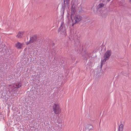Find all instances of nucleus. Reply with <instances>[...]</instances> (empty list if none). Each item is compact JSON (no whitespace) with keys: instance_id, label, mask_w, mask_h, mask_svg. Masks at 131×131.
<instances>
[{"instance_id":"f8f14e48","label":"nucleus","mask_w":131,"mask_h":131,"mask_svg":"<svg viewBox=\"0 0 131 131\" xmlns=\"http://www.w3.org/2000/svg\"><path fill=\"white\" fill-rule=\"evenodd\" d=\"M123 128V125L122 123L119 126L118 130L119 131H122Z\"/></svg>"},{"instance_id":"9b49d317","label":"nucleus","mask_w":131,"mask_h":131,"mask_svg":"<svg viewBox=\"0 0 131 131\" xmlns=\"http://www.w3.org/2000/svg\"><path fill=\"white\" fill-rule=\"evenodd\" d=\"M36 38L34 36L31 38L30 40L29 41V43H32L35 41Z\"/></svg>"},{"instance_id":"423d86ee","label":"nucleus","mask_w":131,"mask_h":131,"mask_svg":"<svg viewBox=\"0 0 131 131\" xmlns=\"http://www.w3.org/2000/svg\"><path fill=\"white\" fill-rule=\"evenodd\" d=\"M69 0H64V4L62 5V7L64 11V8L66 6H67L68 5ZM64 12H63V13Z\"/></svg>"},{"instance_id":"6e6552de","label":"nucleus","mask_w":131,"mask_h":131,"mask_svg":"<svg viewBox=\"0 0 131 131\" xmlns=\"http://www.w3.org/2000/svg\"><path fill=\"white\" fill-rule=\"evenodd\" d=\"M24 32H19L16 36L18 38H21L23 36Z\"/></svg>"},{"instance_id":"39448f33","label":"nucleus","mask_w":131,"mask_h":131,"mask_svg":"<svg viewBox=\"0 0 131 131\" xmlns=\"http://www.w3.org/2000/svg\"><path fill=\"white\" fill-rule=\"evenodd\" d=\"M76 7L75 5L73 4L72 5V9L71 10V16L73 15L76 11Z\"/></svg>"},{"instance_id":"dca6fc26","label":"nucleus","mask_w":131,"mask_h":131,"mask_svg":"<svg viewBox=\"0 0 131 131\" xmlns=\"http://www.w3.org/2000/svg\"><path fill=\"white\" fill-rule=\"evenodd\" d=\"M62 23H61V25H62Z\"/></svg>"},{"instance_id":"ddd939ff","label":"nucleus","mask_w":131,"mask_h":131,"mask_svg":"<svg viewBox=\"0 0 131 131\" xmlns=\"http://www.w3.org/2000/svg\"><path fill=\"white\" fill-rule=\"evenodd\" d=\"M93 127L91 125H89L88 126V129L89 130L93 128Z\"/></svg>"},{"instance_id":"f257e3e1","label":"nucleus","mask_w":131,"mask_h":131,"mask_svg":"<svg viewBox=\"0 0 131 131\" xmlns=\"http://www.w3.org/2000/svg\"><path fill=\"white\" fill-rule=\"evenodd\" d=\"M111 54V52L110 50H108L105 52L104 56L103 59H102L101 61V67L105 63L106 61L110 58Z\"/></svg>"},{"instance_id":"f03ea898","label":"nucleus","mask_w":131,"mask_h":131,"mask_svg":"<svg viewBox=\"0 0 131 131\" xmlns=\"http://www.w3.org/2000/svg\"><path fill=\"white\" fill-rule=\"evenodd\" d=\"M71 17H72V16ZM71 18L73 23L72 25H74L81 21L82 19V17L81 15H77L74 16L73 18V19L72 18V17H71Z\"/></svg>"},{"instance_id":"4468645a","label":"nucleus","mask_w":131,"mask_h":131,"mask_svg":"<svg viewBox=\"0 0 131 131\" xmlns=\"http://www.w3.org/2000/svg\"><path fill=\"white\" fill-rule=\"evenodd\" d=\"M111 1V0H103V2H105V4H107Z\"/></svg>"},{"instance_id":"0eeeda50","label":"nucleus","mask_w":131,"mask_h":131,"mask_svg":"<svg viewBox=\"0 0 131 131\" xmlns=\"http://www.w3.org/2000/svg\"><path fill=\"white\" fill-rule=\"evenodd\" d=\"M102 2L103 3H100L97 6V7L98 8H100L104 7V5H106L107 4H105V2H103V1Z\"/></svg>"},{"instance_id":"9d476101","label":"nucleus","mask_w":131,"mask_h":131,"mask_svg":"<svg viewBox=\"0 0 131 131\" xmlns=\"http://www.w3.org/2000/svg\"><path fill=\"white\" fill-rule=\"evenodd\" d=\"M21 85V84L20 83H17L15 85H14L13 87H14V88L16 90L20 88Z\"/></svg>"},{"instance_id":"7ed1b4c3","label":"nucleus","mask_w":131,"mask_h":131,"mask_svg":"<svg viewBox=\"0 0 131 131\" xmlns=\"http://www.w3.org/2000/svg\"><path fill=\"white\" fill-rule=\"evenodd\" d=\"M52 107L53 111L55 114H58L60 113L61 109L58 105L54 104L53 106Z\"/></svg>"},{"instance_id":"2eb2a0df","label":"nucleus","mask_w":131,"mask_h":131,"mask_svg":"<svg viewBox=\"0 0 131 131\" xmlns=\"http://www.w3.org/2000/svg\"><path fill=\"white\" fill-rule=\"evenodd\" d=\"M107 12H110V10H109V9H108V10H107Z\"/></svg>"},{"instance_id":"1a4fd4ad","label":"nucleus","mask_w":131,"mask_h":131,"mask_svg":"<svg viewBox=\"0 0 131 131\" xmlns=\"http://www.w3.org/2000/svg\"><path fill=\"white\" fill-rule=\"evenodd\" d=\"M64 26V25H61L60 26L58 29V31H63V32H64L65 33H66V31L65 28H63Z\"/></svg>"},{"instance_id":"f3484780","label":"nucleus","mask_w":131,"mask_h":131,"mask_svg":"<svg viewBox=\"0 0 131 131\" xmlns=\"http://www.w3.org/2000/svg\"><path fill=\"white\" fill-rule=\"evenodd\" d=\"M130 1H131V0H130Z\"/></svg>"},{"instance_id":"20e7f679","label":"nucleus","mask_w":131,"mask_h":131,"mask_svg":"<svg viewBox=\"0 0 131 131\" xmlns=\"http://www.w3.org/2000/svg\"><path fill=\"white\" fill-rule=\"evenodd\" d=\"M23 43L17 42L15 43V46L17 49H21L23 48Z\"/></svg>"}]
</instances>
